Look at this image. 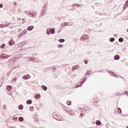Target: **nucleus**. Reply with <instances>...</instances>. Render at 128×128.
<instances>
[{
  "instance_id": "obj_6",
  "label": "nucleus",
  "mask_w": 128,
  "mask_h": 128,
  "mask_svg": "<svg viewBox=\"0 0 128 128\" xmlns=\"http://www.w3.org/2000/svg\"><path fill=\"white\" fill-rule=\"evenodd\" d=\"M30 78V74H26V75L23 76L22 77V78L23 80H28Z\"/></svg>"
},
{
  "instance_id": "obj_37",
  "label": "nucleus",
  "mask_w": 128,
  "mask_h": 128,
  "mask_svg": "<svg viewBox=\"0 0 128 128\" xmlns=\"http://www.w3.org/2000/svg\"><path fill=\"white\" fill-rule=\"evenodd\" d=\"M3 6H2V4H0V8H2Z\"/></svg>"
},
{
  "instance_id": "obj_44",
  "label": "nucleus",
  "mask_w": 128,
  "mask_h": 128,
  "mask_svg": "<svg viewBox=\"0 0 128 128\" xmlns=\"http://www.w3.org/2000/svg\"><path fill=\"white\" fill-rule=\"evenodd\" d=\"M72 114H70V116H72Z\"/></svg>"
},
{
  "instance_id": "obj_28",
  "label": "nucleus",
  "mask_w": 128,
  "mask_h": 128,
  "mask_svg": "<svg viewBox=\"0 0 128 128\" xmlns=\"http://www.w3.org/2000/svg\"><path fill=\"white\" fill-rule=\"evenodd\" d=\"M6 48V45L4 44H3L0 46V48Z\"/></svg>"
},
{
  "instance_id": "obj_16",
  "label": "nucleus",
  "mask_w": 128,
  "mask_h": 128,
  "mask_svg": "<svg viewBox=\"0 0 128 128\" xmlns=\"http://www.w3.org/2000/svg\"><path fill=\"white\" fill-rule=\"evenodd\" d=\"M62 26H71L70 24H68V22H63L62 24Z\"/></svg>"
},
{
  "instance_id": "obj_13",
  "label": "nucleus",
  "mask_w": 128,
  "mask_h": 128,
  "mask_svg": "<svg viewBox=\"0 0 128 128\" xmlns=\"http://www.w3.org/2000/svg\"><path fill=\"white\" fill-rule=\"evenodd\" d=\"M128 0H127L124 5V10H126V8L128 7Z\"/></svg>"
},
{
  "instance_id": "obj_40",
  "label": "nucleus",
  "mask_w": 128,
  "mask_h": 128,
  "mask_svg": "<svg viewBox=\"0 0 128 128\" xmlns=\"http://www.w3.org/2000/svg\"><path fill=\"white\" fill-rule=\"evenodd\" d=\"M2 26V24L0 25V26Z\"/></svg>"
},
{
  "instance_id": "obj_8",
  "label": "nucleus",
  "mask_w": 128,
  "mask_h": 128,
  "mask_svg": "<svg viewBox=\"0 0 128 128\" xmlns=\"http://www.w3.org/2000/svg\"><path fill=\"white\" fill-rule=\"evenodd\" d=\"M50 32L52 34H54L56 32V30L54 28H50Z\"/></svg>"
},
{
  "instance_id": "obj_49",
  "label": "nucleus",
  "mask_w": 128,
  "mask_h": 128,
  "mask_svg": "<svg viewBox=\"0 0 128 128\" xmlns=\"http://www.w3.org/2000/svg\"><path fill=\"white\" fill-rule=\"evenodd\" d=\"M58 32H60V31H58Z\"/></svg>"
},
{
  "instance_id": "obj_10",
  "label": "nucleus",
  "mask_w": 128,
  "mask_h": 128,
  "mask_svg": "<svg viewBox=\"0 0 128 128\" xmlns=\"http://www.w3.org/2000/svg\"><path fill=\"white\" fill-rule=\"evenodd\" d=\"M46 34H47L48 36H50V28H47Z\"/></svg>"
},
{
  "instance_id": "obj_17",
  "label": "nucleus",
  "mask_w": 128,
  "mask_h": 128,
  "mask_svg": "<svg viewBox=\"0 0 128 128\" xmlns=\"http://www.w3.org/2000/svg\"><path fill=\"white\" fill-rule=\"evenodd\" d=\"M18 108L19 110H24V106H22V104L19 105Z\"/></svg>"
},
{
  "instance_id": "obj_12",
  "label": "nucleus",
  "mask_w": 128,
  "mask_h": 128,
  "mask_svg": "<svg viewBox=\"0 0 128 128\" xmlns=\"http://www.w3.org/2000/svg\"><path fill=\"white\" fill-rule=\"evenodd\" d=\"M56 120H64V118H62V116H58Z\"/></svg>"
},
{
  "instance_id": "obj_50",
  "label": "nucleus",
  "mask_w": 128,
  "mask_h": 128,
  "mask_svg": "<svg viewBox=\"0 0 128 128\" xmlns=\"http://www.w3.org/2000/svg\"><path fill=\"white\" fill-rule=\"evenodd\" d=\"M126 128H128V127Z\"/></svg>"
},
{
  "instance_id": "obj_42",
  "label": "nucleus",
  "mask_w": 128,
  "mask_h": 128,
  "mask_svg": "<svg viewBox=\"0 0 128 128\" xmlns=\"http://www.w3.org/2000/svg\"><path fill=\"white\" fill-rule=\"evenodd\" d=\"M84 80H86V79H84Z\"/></svg>"
},
{
  "instance_id": "obj_41",
  "label": "nucleus",
  "mask_w": 128,
  "mask_h": 128,
  "mask_svg": "<svg viewBox=\"0 0 128 128\" xmlns=\"http://www.w3.org/2000/svg\"><path fill=\"white\" fill-rule=\"evenodd\" d=\"M44 8H46V6H44Z\"/></svg>"
},
{
  "instance_id": "obj_21",
  "label": "nucleus",
  "mask_w": 128,
  "mask_h": 128,
  "mask_svg": "<svg viewBox=\"0 0 128 128\" xmlns=\"http://www.w3.org/2000/svg\"><path fill=\"white\" fill-rule=\"evenodd\" d=\"M35 98H36V99L40 98V94H37L35 95Z\"/></svg>"
},
{
  "instance_id": "obj_4",
  "label": "nucleus",
  "mask_w": 128,
  "mask_h": 128,
  "mask_svg": "<svg viewBox=\"0 0 128 128\" xmlns=\"http://www.w3.org/2000/svg\"><path fill=\"white\" fill-rule=\"evenodd\" d=\"M28 16H33V18H36V12H30L29 14H27Z\"/></svg>"
},
{
  "instance_id": "obj_47",
  "label": "nucleus",
  "mask_w": 128,
  "mask_h": 128,
  "mask_svg": "<svg viewBox=\"0 0 128 128\" xmlns=\"http://www.w3.org/2000/svg\"><path fill=\"white\" fill-rule=\"evenodd\" d=\"M80 86H82V84H80Z\"/></svg>"
},
{
  "instance_id": "obj_31",
  "label": "nucleus",
  "mask_w": 128,
  "mask_h": 128,
  "mask_svg": "<svg viewBox=\"0 0 128 128\" xmlns=\"http://www.w3.org/2000/svg\"><path fill=\"white\" fill-rule=\"evenodd\" d=\"M118 110H120L118 111V114H122V110L120 108H118Z\"/></svg>"
},
{
  "instance_id": "obj_33",
  "label": "nucleus",
  "mask_w": 128,
  "mask_h": 128,
  "mask_svg": "<svg viewBox=\"0 0 128 128\" xmlns=\"http://www.w3.org/2000/svg\"><path fill=\"white\" fill-rule=\"evenodd\" d=\"M73 8H74V6H78V4H74L72 5Z\"/></svg>"
},
{
  "instance_id": "obj_27",
  "label": "nucleus",
  "mask_w": 128,
  "mask_h": 128,
  "mask_svg": "<svg viewBox=\"0 0 128 128\" xmlns=\"http://www.w3.org/2000/svg\"><path fill=\"white\" fill-rule=\"evenodd\" d=\"M58 41L60 42H64V39H60Z\"/></svg>"
},
{
  "instance_id": "obj_25",
  "label": "nucleus",
  "mask_w": 128,
  "mask_h": 128,
  "mask_svg": "<svg viewBox=\"0 0 128 128\" xmlns=\"http://www.w3.org/2000/svg\"><path fill=\"white\" fill-rule=\"evenodd\" d=\"M3 110H8V106H6V105L3 106Z\"/></svg>"
},
{
  "instance_id": "obj_22",
  "label": "nucleus",
  "mask_w": 128,
  "mask_h": 128,
  "mask_svg": "<svg viewBox=\"0 0 128 128\" xmlns=\"http://www.w3.org/2000/svg\"><path fill=\"white\" fill-rule=\"evenodd\" d=\"M7 90H9V91L12 90V86H7Z\"/></svg>"
},
{
  "instance_id": "obj_3",
  "label": "nucleus",
  "mask_w": 128,
  "mask_h": 128,
  "mask_svg": "<svg viewBox=\"0 0 128 128\" xmlns=\"http://www.w3.org/2000/svg\"><path fill=\"white\" fill-rule=\"evenodd\" d=\"M10 58V56L4 54H2L0 55V58Z\"/></svg>"
},
{
  "instance_id": "obj_48",
  "label": "nucleus",
  "mask_w": 128,
  "mask_h": 128,
  "mask_svg": "<svg viewBox=\"0 0 128 128\" xmlns=\"http://www.w3.org/2000/svg\"><path fill=\"white\" fill-rule=\"evenodd\" d=\"M14 4H16V2H14Z\"/></svg>"
},
{
  "instance_id": "obj_36",
  "label": "nucleus",
  "mask_w": 128,
  "mask_h": 128,
  "mask_svg": "<svg viewBox=\"0 0 128 128\" xmlns=\"http://www.w3.org/2000/svg\"><path fill=\"white\" fill-rule=\"evenodd\" d=\"M34 110V106L30 107V110H31V112H32Z\"/></svg>"
},
{
  "instance_id": "obj_1",
  "label": "nucleus",
  "mask_w": 128,
  "mask_h": 128,
  "mask_svg": "<svg viewBox=\"0 0 128 128\" xmlns=\"http://www.w3.org/2000/svg\"><path fill=\"white\" fill-rule=\"evenodd\" d=\"M28 60H29V62H38V58L32 56L28 58Z\"/></svg>"
},
{
  "instance_id": "obj_39",
  "label": "nucleus",
  "mask_w": 128,
  "mask_h": 128,
  "mask_svg": "<svg viewBox=\"0 0 128 128\" xmlns=\"http://www.w3.org/2000/svg\"><path fill=\"white\" fill-rule=\"evenodd\" d=\"M81 116L82 117V114H81Z\"/></svg>"
},
{
  "instance_id": "obj_43",
  "label": "nucleus",
  "mask_w": 128,
  "mask_h": 128,
  "mask_svg": "<svg viewBox=\"0 0 128 128\" xmlns=\"http://www.w3.org/2000/svg\"><path fill=\"white\" fill-rule=\"evenodd\" d=\"M81 82H84V81H82Z\"/></svg>"
},
{
  "instance_id": "obj_32",
  "label": "nucleus",
  "mask_w": 128,
  "mask_h": 128,
  "mask_svg": "<svg viewBox=\"0 0 128 128\" xmlns=\"http://www.w3.org/2000/svg\"><path fill=\"white\" fill-rule=\"evenodd\" d=\"M12 81L13 82H16V78H14L12 80Z\"/></svg>"
},
{
  "instance_id": "obj_26",
  "label": "nucleus",
  "mask_w": 128,
  "mask_h": 128,
  "mask_svg": "<svg viewBox=\"0 0 128 128\" xmlns=\"http://www.w3.org/2000/svg\"><path fill=\"white\" fill-rule=\"evenodd\" d=\"M18 120H20V122H24V118L20 117V118H19Z\"/></svg>"
},
{
  "instance_id": "obj_7",
  "label": "nucleus",
  "mask_w": 128,
  "mask_h": 128,
  "mask_svg": "<svg viewBox=\"0 0 128 128\" xmlns=\"http://www.w3.org/2000/svg\"><path fill=\"white\" fill-rule=\"evenodd\" d=\"M8 44L10 46H14V44H16V42H14V39H11L10 40Z\"/></svg>"
},
{
  "instance_id": "obj_5",
  "label": "nucleus",
  "mask_w": 128,
  "mask_h": 128,
  "mask_svg": "<svg viewBox=\"0 0 128 128\" xmlns=\"http://www.w3.org/2000/svg\"><path fill=\"white\" fill-rule=\"evenodd\" d=\"M78 68H80V66L78 65H76L72 68V72H74L76 70H78Z\"/></svg>"
},
{
  "instance_id": "obj_30",
  "label": "nucleus",
  "mask_w": 128,
  "mask_h": 128,
  "mask_svg": "<svg viewBox=\"0 0 128 128\" xmlns=\"http://www.w3.org/2000/svg\"><path fill=\"white\" fill-rule=\"evenodd\" d=\"M66 104H68V106H70V104H72V103L70 101H68L66 102Z\"/></svg>"
},
{
  "instance_id": "obj_46",
  "label": "nucleus",
  "mask_w": 128,
  "mask_h": 128,
  "mask_svg": "<svg viewBox=\"0 0 128 128\" xmlns=\"http://www.w3.org/2000/svg\"><path fill=\"white\" fill-rule=\"evenodd\" d=\"M113 74H114V73H112Z\"/></svg>"
},
{
  "instance_id": "obj_15",
  "label": "nucleus",
  "mask_w": 128,
  "mask_h": 128,
  "mask_svg": "<svg viewBox=\"0 0 128 128\" xmlns=\"http://www.w3.org/2000/svg\"><path fill=\"white\" fill-rule=\"evenodd\" d=\"M96 122L97 126H100L102 124V122L98 120H96Z\"/></svg>"
},
{
  "instance_id": "obj_24",
  "label": "nucleus",
  "mask_w": 128,
  "mask_h": 128,
  "mask_svg": "<svg viewBox=\"0 0 128 128\" xmlns=\"http://www.w3.org/2000/svg\"><path fill=\"white\" fill-rule=\"evenodd\" d=\"M120 42H124V38H120L118 40Z\"/></svg>"
},
{
  "instance_id": "obj_38",
  "label": "nucleus",
  "mask_w": 128,
  "mask_h": 128,
  "mask_svg": "<svg viewBox=\"0 0 128 128\" xmlns=\"http://www.w3.org/2000/svg\"><path fill=\"white\" fill-rule=\"evenodd\" d=\"M86 74H90V72H87Z\"/></svg>"
},
{
  "instance_id": "obj_23",
  "label": "nucleus",
  "mask_w": 128,
  "mask_h": 128,
  "mask_svg": "<svg viewBox=\"0 0 128 128\" xmlns=\"http://www.w3.org/2000/svg\"><path fill=\"white\" fill-rule=\"evenodd\" d=\"M115 40V39L114 38H110V41L111 42H114Z\"/></svg>"
},
{
  "instance_id": "obj_29",
  "label": "nucleus",
  "mask_w": 128,
  "mask_h": 128,
  "mask_svg": "<svg viewBox=\"0 0 128 128\" xmlns=\"http://www.w3.org/2000/svg\"><path fill=\"white\" fill-rule=\"evenodd\" d=\"M84 64H88V60H84Z\"/></svg>"
},
{
  "instance_id": "obj_14",
  "label": "nucleus",
  "mask_w": 128,
  "mask_h": 128,
  "mask_svg": "<svg viewBox=\"0 0 128 128\" xmlns=\"http://www.w3.org/2000/svg\"><path fill=\"white\" fill-rule=\"evenodd\" d=\"M114 60H120V56L116 55L114 56Z\"/></svg>"
},
{
  "instance_id": "obj_11",
  "label": "nucleus",
  "mask_w": 128,
  "mask_h": 128,
  "mask_svg": "<svg viewBox=\"0 0 128 128\" xmlns=\"http://www.w3.org/2000/svg\"><path fill=\"white\" fill-rule=\"evenodd\" d=\"M58 114L54 113L53 114V118H54L55 120H57L58 118Z\"/></svg>"
},
{
  "instance_id": "obj_19",
  "label": "nucleus",
  "mask_w": 128,
  "mask_h": 128,
  "mask_svg": "<svg viewBox=\"0 0 128 128\" xmlns=\"http://www.w3.org/2000/svg\"><path fill=\"white\" fill-rule=\"evenodd\" d=\"M42 90H48V87H46V86H44V85H42Z\"/></svg>"
},
{
  "instance_id": "obj_9",
  "label": "nucleus",
  "mask_w": 128,
  "mask_h": 128,
  "mask_svg": "<svg viewBox=\"0 0 128 128\" xmlns=\"http://www.w3.org/2000/svg\"><path fill=\"white\" fill-rule=\"evenodd\" d=\"M34 26H28L27 28V30H34Z\"/></svg>"
},
{
  "instance_id": "obj_34",
  "label": "nucleus",
  "mask_w": 128,
  "mask_h": 128,
  "mask_svg": "<svg viewBox=\"0 0 128 128\" xmlns=\"http://www.w3.org/2000/svg\"><path fill=\"white\" fill-rule=\"evenodd\" d=\"M27 32H28L26 31V30H24V31H23L24 34H26Z\"/></svg>"
},
{
  "instance_id": "obj_45",
  "label": "nucleus",
  "mask_w": 128,
  "mask_h": 128,
  "mask_svg": "<svg viewBox=\"0 0 128 128\" xmlns=\"http://www.w3.org/2000/svg\"><path fill=\"white\" fill-rule=\"evenodd\" d=\"M127 32H128V28Z\"/></svg>"
},
{
  "instance_id": "obj_18",
  "label": "nucleus",
  "mask_w": 128,
  "mask_h": 128,
  "mask_svg": "<svg viewBox=\"0 0 128 128\" xmlns=\"http://www.w3.org/2000/svg\"><path fill=\"white\" fill-rule=\"evenodd\" d=\"M44 12H42L41 13V16H44V14H46V9H43Z\"/></svg>"
},
{
  "instance_id": "obj_20",
  "label": "nucleus",
  "mask_w": 128,
  "mask_h": 128,
  "mask_svg": "<svg viewBox=\"0 0 128 128\" xmlns=\"http://www.w3.org/2000/svg\"><path fill=\"white\" fill-rule=\"evenodd\" d=\"M26 104H32V100H27V102H26Z\"/></svg>"
},
{
  "instance_id": "obj_35",
  "label": "nucleus",
  "mask_w": 128,
  "mask_h": 128,
  "mask_svg": "<svg viewBox=\"0 0 128 128\" xmlns=\"http://www.w3.org/2000/svg\"><path fill=\"white\" fill-rule=\"evenodd\" d=\"M58 48H64V45H62V44H59L58 46Z\"/></svg>"
},
{
  "instance_id": "obj_2",
  "label": "nucleus",
  "mask_w": 128,
  "mask_h": 128,
  "mask_svg": "<svg viewBox=\"0 0 128 128\" xmlns=\"http://www.w3.org/2000/svg\"><path fill=\"white\" fill-rule=\"evenodd\" d=\"M90 38V36L88 35L84 34L81 36L80 38V40H87Z\"/></svg>"
}]
</instances>
